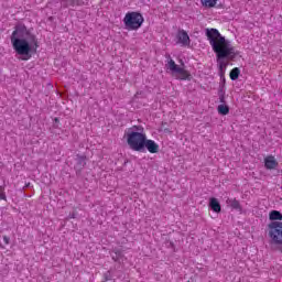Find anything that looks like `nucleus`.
Segmentation results:
<instances>
[{
    "label": "nucleus",
    "mask_w": 282,
    "mask_h": 282,
    "mask_svg": "<svg viewBox=\"0 0 282 282\" xmlns=\"http://www.w3.org/2000/svg\"><path fill=\"white\" fill-rule=\"evenodd\" d=\"M176 43L183 47H188V45H191V37L188 36V33L184 30L178 31L176 34Z\"/></svg>",
    "instance_id": "nucleus-6"
},
{
    "label": "nucleus",
    "mask_w": 282,
    "mask_h": 282,
    "mask_svg": "<svg viewBox=\"0 0 282 282\" xmlns=\"http://www.w3.org/2000/svg\"><path fill=\"white\" fill-rule=\"evenodd\" d=\"M205 36H207L209 45H212L213 51L217 55L218 69L221 76H224L228 67V61H231L224 58H235L237 56V52L230 42L226 40L217 29H206Z\"/></svg>",
    "instance_id": "nucleus-2"
},
{
    "label": "nucleus",
    "mask_w": 282,
    "mask_h": 282,
    "mask_svg": "<svg viewBox=\"0 0 282 282\" xmlns=\"http://www.w3.org/2000/svg\"><path fill=\"white\" fill-rule=\"evenodd\" d=\"M165 69L172 74V76H175L177 80H191V73L186 70L184 67L176 65L175 61L167 59V63L165 64Z\"/></svg>",
    "instance_id": "nucleus-5"
},
{
    "label": "nucleus",
    "mask_w": 282,
    "mask_h": 282,
    "mask_svg": "<svg viewBox=\"0 0 282 282\" xmlns=\"http://www.w3.org/2000/svg\"><path fill=\"white\" fill-rule=\"evenodd\" d=\"M3 241H4L6 246H8L10 243V237L4 236Z\"/></svg>",
    "instance_id": "nucleus-17"
},
{
    "label": "nucleus",
    "mask_w": 282,
    "mask_h": 282,
    "mask_svg": "<svg viewBox=\"0 0 282 282\" xmlns=\"http://www.w3.org/2000/svg\"><path fill=\"white\" fill-rule=\"evenodd\" d=\"M0 199L6 202L8 197L6 196V188L3 186H0Z\"/></svg>",
    "instance_id": "nucleus-15"
},
{
    "label": "nucleus",
    "mask_w": 282,
    "mask_h": 282,
    "mask_svg": "<svg viewBox=\"0 0 282 282\" xmlns=\"http://www.w3.org/2000/svg\"><path fill=\"white\" fill-rule=\"evenodd\" d=\"M264 166L269 171H273L274 169H276V166H279V162L274 156L270 155L264 159Z\"/></svg>",
    "instance_id": "nucleus-8"
},
{
    "label": "nucleus",
    "mask_w": 282,
    "mask_h": 282,
    "mask_svg": "<svg viewBox=\"0 0 282 282\" xmlns=\"http://www.w3.org/2000/svg\"><path fill=\"white\" fill-rule=\"evenodd\" d=\"M142 23H144V17L135 11L126 13L123 18V25L129 31L140 30Z\"/></svg>",
    "instance_id": "nucleus-4"
},
{
    "label": "nucleus",
    "mask_w": 282,
    "mask_h": 282,
    "mask_svg": "<svg viewBox=\"0 0 282 282\" xmlns=\"http://www.w3.org/2000/svg\"><path fill=\"white\" fill-rule=\"evenodd\" d=\"M147 149L149 153H159L160 152V144H158L154 140L148 139L145 137V141L143 143V151Z\"/></svg>",
    "instance_id": "nucleus-7"
},
{
    "label": "nucleus",
    "mask_w": 282,
    "mask_h": 282,
    "mask_svg": "<svg viewBox=\"0 0 282 282\" xmlns=\"http://www.w3.org/2000/svg\"><path fill=\"white\" fill-rule=\"evenodd\" d=\"M124 140L131 151L142 153L144 151V141L147 140V132L141 126H133L128 128L124 132Z\"/></svg>",
    "instance_id": "nucleus-3"
},
{
    "label": "nucleus",
    "mask_w": 282,
    "mask_h": 282,
    "mask_svg": "<svg viewBox=\"0 0 282 282\" xmlns=\"http://www.w3.org/2000/svg\"><path fill=\"white\" fill-rule=\"evenodd\" d=\"M209 208L214 212V213H221V205L219 204V200L215 197H212L209 199Z\"/></svg>",
    "instance_id": "nucleus-9"
},
{
    "label": "nucleus",
    "mask_w": 282,
    "mask_h": 282,
    "mask_svg": "<svg viewBox=\"0 0 282 282\" xmlns=\"http://www.w3.org/2000/svg\"><path fill=\"white\" fill-rule=\"evenodd\" d=\"M226 204L227 206H229V208L241 212V204L236 198H228L226 200Z\"/></svg>",
    "instance_id": "nucleus-10"
},
{
    "label": "nucleus",
    "mask_w": 282,
    "mask_h": 282,
    "mask_svg": "<svg viewBox=\"0 0 282 282\" xmlns=\"http://www.w3.org/2000/svg\"><path fill=\"white\" fill-rule=\"evenodd\" d=\"M203 8H215L217 0H200Z\"/></svg>",
    "instance_id": "nucleus-12"
},
{
    "label": "nucleus",
    "mask_w": 282,
    "mask_h": 282,
    "mask_svg": "<svg viewBox=\"0 0 282 282\" xmlns=\"http://www.w3.org/2000/svg\"><path fill=\"white\" fill-rule=\"evenodd\" d=\"M240 74H241V70L236 67V68L231 69L229 76H230L231 80H237V78H239Z\"/></svg>",
    "instance_id": "nucleus-14"
},
{
    "label": "nucleus",
    "mask_w": 282,
    "mask_h": 282,
    "mask_svg": "<svg viewBox=\"0 0 282 282\" xmlns=\"http://www.w3.org/2000/svg\"><path fill=\"white\" fill-rule=\"evenodd\" d=\"M217 109L220 116H228V113H230V108L226 105H219Z\"/></svg>",
    "instance_id": "nucleus-13"
},
{
    "label": "nucleus",
    "mask_w": 282,
    "mask_h": 282,
    "mask_svg": "<svg viewBox=\"0 0 282 282\" xmlns=\"http://www.w3.org/2000/svg\"><path fill=\"white\" fill-rule=\"evenodd\" d=\"M270 221H282V214L279 210H271L269 213Z\"/></svg>",
    "instance_id": "nucleus-11"
},
{
    "label": "nucleus",
    "mask_w": 282,
    "mask_h": 282,
    "mask_svg": "<svg viewBox=\"0 0 282 282\" xmlns=\"http://www.w3.org/2000/svg\"><path fill=\"white\" fill-rule=\"evenodd\" d=\"M116 256H113L112 254V259L115 260V261H120V253H115Z\"/></svg>",
    "instance_id": "nucleus-16"
},
{
    "label": "nucleus",
    "mask_w": 282,
    "mask_h": 282,
    "mask_svg": "<svg viewBox=\"0 0 282 282\" xmlns=\"http://www.w3.org/2000/svg\"><path fill=\"white\" fill-rule=\"evenodd\" d=\"M11 45L20 61H30L32 54L39 50L36 35L30 33L24 24H18L11 34Z\"/></svg>",
    "instance_id": "nucleus-1"
}]
</instances>
